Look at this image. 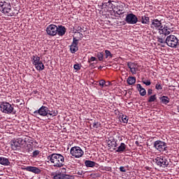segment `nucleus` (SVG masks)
<instances>
[{
    "mask_svg": "<svg viewBox=\"0 0 179 179\" xmlns=\"http://www.w3.org/2000/svg\"><path fill=\"white\" fill-rule=\"evenodd\" d=\"M146 170H149V166L145 167Z\"/></svg>",
    "mask_w": 179,
    "mask_h": 179,
    "instance_id": "nucleus-56",
    "label": "nucleus"
},
{
    "mask_svg": "<svg viewBox=\"0 0 179 179\" xmlns=\"http://www.w3.org/2000/svg\"><path fill=\"white\" fill-rule=\"evenodd\" d=\"M66 33V28L62 25H59L57 27V34L58 36H65V34Z\"/></svg>",
    "mask_w": 179,
    "mask_h": 179,
    "instance_id": "nucleus-17",
    "label": "nucleus"
},
{
    "mask_svg": "<svg viewBox=\"0 0 179 179\" xmlns=\"http://www.w3.org/2000/svg\"><path fill=\"white\" fill-rule=\"evenodd\" d=\"M117 2L114 1L109 0L107 2H103L102 3V6L103 8H107L108 10L110 12H113L115 13V4Z\"/></svg>",
    "mask_w": 179,
    "mask_h": 179,
    "instance_id": "nucleus-8",
    "label": "nucleus"
},
{
    "mask_svg": "<svg viewBox=\"0 0 179 179\" xmlns=\"http://www.w3.org/2000/svg\"><path fill=\"white\" fill-rule=\"evenodd\" d=\"M111 170H113L111 166H105V171H111Z\"/></svg>",
    "mask_w": 179,
    "mask_h": 179,
    "instance_id": "nucleus-49",
    "label": "nucleus"
},
{
    "mask_svg": "<svg viewBox=\"0 0 179 179\" xmlns=\"http://www.w3.org/2000/svg\"><path fill=\"white\" fill-rule=\"evenodd\" d=\"M17 142L18 143V145L22 147L23 145L26 144V140L23 139L22 138H18L15 139Z\"/></svg>",
    "mask_w": 179,
    "mask_h": 179,
    "instance_id": "nucleus-30",
    "label": "nucleus"
},
{
    "mask_svg": "<svg viewBox=\"0 0 179 179\" xmlns=\"http://www.w3.org/2000/svg\"><path fill=\"white\" fill-rule=\"evenodd\" d=\"M48 115H50L52 117H57V115H58V111H57V110H49V111H48Z\"/></svg>",
    "mask_w": 179,
    "mask_h": 179,
    "instance_id": "nucleus-33",
    "label": "nucleus"
},
{
    "mask_svg": "<svg viewBox=\"0 0 179 179\" xmlns=\"http://www.w3.org/2000/svg\"><path fill=\"white\" fill-rule=\"evenodd\" d=\"M105 57L106 58H113V54H111L110 50H105Z\"/></svg>",
    "mask_w": 179,
    "mask_h": 179,
    "instance_id": "nucleus-39",
    "label": "nucleus"
},
{
    "mask_svg": "<svg viewBox=\"0 0 179 179\" xmlns=\"http://www.w3.org/2000/svg\"><path fill=\"white\" fill-rule=\"evenodd\" d=\"M31 61L33 64V65L38 64L40 60V57H38L37 55H34L31 57Z\"/></svg>",
    "mask_w": 179,
    "mask_h": 179,
    "instance_id": "nucleus-25",
    "label": "nucleus"
},
{
    "mask_svg": "<svg viewBox=\"0 0 179 179\" xmlns=\"http://www.w3.org/2000/svg\"><path fill=\"white\" fill-rule=\"evenodd\" d=\"M79 48L76 45H70V51L72 52V54H75L76 51H78Z\"/></svg>",
    "mask_w": 179,
    "mask_h": 179,
    "instance_id": "nucleus-35",
    "label": "nucleus"
},
{
    "mask_svg": "<svg viewBox=\"0 0 179 179\" xmlns=\"http://www.w3.org/2000/svg\"><path fill=\"white\" fill-rule=\"evenodd\" d=\"M40 155V151L38 150H34L32 153V157H37Z\"/></svg>",
    "mask_w": 179,
    "mask_h": 179,
    "instance_id": "nucleus-44",
    "label": "nucleus"
},
{
    "mask_svg": "<svg viewBox=\"0 0 179 179\" xmlns=\"http://www.w3.org/2000/svg\"><path fill=\"white\" fill-rule=\"evenodd\" d=\"M155 89L156 90H163V85L162 83L157 82V83L155 85Z\"/></svg>",
    "mask_w": 179,
    "mask_h": 179,
    "instance_id": "nucleus-37",
    "label": "nucleus"
},
{
    "mask_svg": "<svg viewBox=\"0 0 179 179\" xmlns=\"http://www.w3.org/2000/svg\"><path fill=\"white\" fill-rule=\"evenodd\" d=\"M34 66L36 69V71H44L45 66H44V64H43V62L40 60L36 64H34Z\"/></svg>",
    "mask_w": 179,
    "mask_h": 179,
    "instance_id": "nucleus-21",
    "label": "nucleus"
},
{
    "mask_svg": "<svg viewBox=\"0 0 179 179\" xmlns=\"http://www.w3.org/2000/svg\"><path fill=\"white\" fill-rule=\"evenodd\" d=\"M159 34H164V36H169V34L171 33V29L168 28L167 26H164V27H161V28L159 29Z\"/></svg>",
    "mask_w": 179,
    "mask_h": 179,
    "instance_id": "nucleus-16",
    "label": "nucleus"
},
{
    "mask_svg": "<svg viewBox=\"0 0 179 179\" xmlns=\"http://www.w3.org/2000/svg\"><path fill=\"white\" fill-rule=\"evenodd\" d=\"M153 163H155L158 167H162V169H166L169 167V159L164 156H158L152 160Z\"/></svg>",
    "mask_w": 179,
    "mask_h": 179,
    "instance_id": "nucleus-2",
    "label": "nucleus"
},
{
    "mask_svg": "<svg viewBox=\"0 0 179 179\" xmlns=\"http://www.w3.org/2000/svg\"><path fill=\"white\" fill-rule=\"evenodd\" d=\"M162 21L157 19L152 20L151 23V28L158 29L162 27Z\"/></svg>",
    "mask_w": 179,
    "mask_h": 179,
    "instance_id": "nucleus-14",
    "label": "nucleus"
},
{
    "mask_svg": "<svg viewBox=\"0 0 179 179\" xmlns=\"http://www.w3.org/2000/svg\"><path fill=\"white\" fill-rule=\"evenodd\" d=\"M73 68L76 71H80V66H79V64H74Z\"/></svg>",
    "mask_w": 179,
    "mask_h": 179,
    "instance_id": "nucleus-46",
    "label": "nucleus"
},
{
    "mask_svg": "<svg viewBox=\"0 0 179 179\" xmlns=\"http://www.w3.org/2000/svg\"><path fill=\"white\" fill-rule=\"evenodd\" d=\"M128 116L125 115H122V121L124 122V124H128Z\"/></svg>",
    "mask_w": 179,
    "mask_h": 179,
    "instance_id": "nucleus-41",
    "label": "nucleus"
},
{
    "mask_svg": "<svg viewBox=\"0 0 179 179\" xmlns=\"http://www.w3.org/2000/svg\"><path fill=\"white\" fill-rule=\"evenodd\" d=\"M32 93H33V94H37V93H38V91L34 90Z\"/></svg>",
    "mask_w": 179,
    "mask_h": 179,
    "instance_id": "nucleus-54",
    "label": "nucleus"
},
{
    "mask_svg": "<svg viewBox=\"0 0 179 179\" xmlns=\"http://www.w3.org/2000/svg\"><path fill=\"white\" fill-rule=\"evenodd\" d=\"M162 47H164V45H162Z\"/></svg>",
    "mask_w": 179,
    "mask_h": 179,
    "instance_id": "nucleus-58",
    "label": "nucleus"
},
{
    "mask_svg": "<svg viewBox=\"0 0 179 179\" xmlns=\"http://www.w3.org/2000/svg\"><path fill=\"white\" fill-rule=\"evenodd\" d=\"M96 57H97L99 61H103V59H104V52H97Z\"/></svg>",
    "mask_w": 179,
    "mask_h": 179,
    "instance_id": "nucleus-32",
    "label": "nucleus"
},
{
    "mask_svg": "<svg viewBox=\"0 0 179 179\" xmlns=\"http://www.w3.org/2000/svg\"><path fill=\"white\" fill-rule=\"evenodd\" d=\"M53 179H73V176L71 175L65 174L62 172L57 171L52 174Z\"/></svg>",
    "mask_w": 179,
    "mask_h": 179,
    "instance_id": "nucleus-9",
    "label": "nucleus"
},
{
    "mask_svg": "<svg viewBox=\"0 0 179 179\" xmlns=\"http://www.w3.org/2000/svg\"><path fill=\"white\" fill-rule=\"evenodd\" d=\"M70 155L75 159H80L83 155H85V152L82 150L80 147L74 146L72 147L70 150Z\"/></svg>",
    "mask_w": 179,
    "mask_h": 179,
    "instance_id": "nucleus-3",
    "label": "nucleus"
},
{
    "mask_svg": "<svg viewBox=\"0 0 179 179\" xmlns=\"http://www.w3.org/2000/svg\"><path fill=\"white\" fill-rule=\"evenodd\" d=\"M1 111L4 114H12L15 108L9 102H1L0 104Z\"/></svg>",
    "mask_w": 179,
    "mask_h": 179,
    "instance_id": "nucleus-4",
    "label": "nucleus"
},
{
    "mask_svg": "<svg viewBox=\"0 0 179 179\" xmlns=\"http://www.w3.org/2000/svg\"><path fill=\"white\" fill-rule=\"evenodd\" d=\"M156 100H157L156 94L150 95L148 99V103H153V101H156Z\"/></svg>",
    "mask_w": 179,
    "mask_h": 179,
    "instance_id": "nucleus-29",
    "label": "nucleus"
},
{
    "mask_svg": "<svg viewBox=\"0 0 179 179\" xmlns=\"http://www.w3.org/2000/svg\"><path fill=\"white\" fill-rule=\"evenodd\" d=\"M57 30H58V27L55 24H50L46 29V33L49 36H57Z\"/></svg>",
    "mask_w": 179,
    "mask_h": 179,
    "instance_id": "nucleus-12",
    "label": "nucleus"
},
{
    "mask_svg": "<svg viewBox=\"0 0 179 179\" xmlns=\"http://www.w3.org/2000/svg\"><path fill=\"white\" fill-rule=\"evenodd\" d=\"M16 103H19L20 106H23L24 104V101L22 99H17Z\"/></svg>",
    "mask_w": 179,
    "mask_h": 179,
    "instance_id": "nucleus-45",
    "label": "nucleus"
},
{
    "mask_svg": "<svg viewBox=\"0 0 179 179\" xmlns=\"http://www.w3.org/2000/svg\"><path fill=\"white\" fill-rule=\"evenodd\" d=\"M178 103H179V99H178Z\"/></svg>",
    "mask_w": 179,
    "mask_h": 179,
    "instance_id": "nucleus-59",
    "label": "nucleus"
},
{
    "mask_svg": "<svg viewBox=\"0 0 179 179\" xmlns=\"http://www.w3.org/2000/svg\"><path fill=\"white\" fill-rule=\"evenodd\" d=\"M108 85H110V83H106L104 80H99V86H101V88L104 87V86H108Z\"/></svg>",
    "mask_w": 179,
    "mask_h": 179,
    "instance_id": "nucleus-36",
    "label": "nucleus"
},
{
    "mask_svg": "<svg viewBox=\"0 0 179 179\" xmlns=\"http://www.w3.org/2000/svg\"><path fill=\"white\" fill-rule=\"evenodd\" d=\"M22 170H24V171H30L31 173H34V174H40L41 173L40 169L31 166L22 167Z\"/></svg>",
    "mask_w": 179,
    "mask_h": 179,
    "instance_id": "nucleus-13",
    "label": "nucleus"
},
{
    "mask_svg": "<svg viewBox=\"0 0 179 179\" xmlns=\"http://www.w3.org/2000/svg\"><path fill=\"white\" fill-rule=\"evenodd\" d=\"M100 170H101L102 171H106V166H101L99 167Z\"/></svg>",
    "mask_w": 179,
    "mask_h": 179,
    "instance_id": "nucleus-53",
    "label": "nucleus"
},
{
    "mask_svg": "<svg viewBox=\"0 0 179 179\" xmlns=\"http://www.w3.org/2000/svg\"><path fill=\"white\" fill-rule=\"evenodd\" d=\"M100 127H101V124L99 122L95 121L92 124V128L94 129L100 128Z\"/></svg>",
    "mask_w": 179,
    "mask_h": 179,
    "instance_id": "nucleus-40",
    "label": "nucleus"
},
{
    "mask_svg": "<svg viewBox=\"0 0 179 179\" xmlns=\"http://www.w3.org/2000/svg\"><path fill=\"white\" fill-rule=\"evenodd\" d=\"M127 145L124 143H121L120 146L117 147V149L116 150L117 153H124V152L127 151Z\"/></svg>",
    "mask_w": 179,
    "mask_h": 179,
    "instance_id": "nucleus-19",
    "label": "nucleus"
},
{
    "mask_svg": "<svg viewBox=\"0 0 179 179\" xmlns=\"http://www.w3.org/2000/svg\"><path fill=\"white\" fill-rule=\"evenodd\" d=\"M127 82L129 85H135V83H136V78L129 77L127 80Z\"/></svg>",
    "mask_w": 179,
    "mask_h": 179,
    "instance_id": "nucleus-28",
    "label": "nucleus"
},
{
    "mask_svg": "<svg viewBox=\"0 0 179 179\" xmlns=\"http://www.w3.org/2000/svg\"><path fill=\"white\" fill-rule=\"evenodd\" d=\"M153 93V90L152 89H148V95L150 96Z\"/></svg>",
    "mask_w": 179,
    "mask_h": 179,
    "instance_id": "nucleus-50",
    "label": "nucleus"
},
{
    "mask_svg": "<svg viewBox=\"0 0 179 179\" xmlns=\"http://www.w3.org/2000/svg\"><path fill=\"white\" fill-rule=\"evenodd\" d=\"M85 165L86 167H99V164L90 160L85 161Z\"/></svg>",
    "mask_w": 179,
    "mask_h": 179,
    "instance_id": "nucleus-20",
    "label": "nucleus"
},
{
    "mask_svg": "<svg viewBox=\"0 0 179 179\" xmlns=\"http://www.w3.org/2000/svg\"><path fill=\"white\" fill-rule=\"evenodd\" d=\"M36 43V41H33V42H32V44H36V43Z\"/></svg>",
    "mask_w": 179,
    "mask_h": 179,
    "instance_id": "nucleus-57",
    "label": "nucleus"
},
{
    "mask_svg": "<svg viewBox=\"0 0 179 179\" xmlns=\"http://www.w3.org/2000/svg\"><path fill=\"white\" fill-rule=\"evenodd\" d=\"M94 61H97V58L94 57H91L89 59H88V62H94Z\"/></svg>",
    "mask_w": 179,
    "mask_h": 179,
    "instance_id": "nucleus-47",
    "label": "nucleus"
},
{
    "mask_svg": "<svg viewBox=\"0 0 179 179\" xmlns=\"http://www.w3.org/2000/svg\"><path fill=\"white\" fill-rule=\"evenodd\" d=\"M120 171H121L122 173H125V171H127V169H125V167L124 166H120Z\"/></svg>",
    "mask_w": 179,
    "mask_h": 179,
    "instance_id": "nucleus-48",
    "label": "nucleus"
},
{
    "mask_svg": "<svg viewBox=\"0 0 179 179\" xmlns=\"http://www.w3.org/2000/svg\"><path fill=\"white\" fill-rule=\"evenodd\" d=\"M48 107L42 106L38 110H35L34 114L35 115H41V117H47L48 115Z\"/></svg>",
    "mask_w": 179,
    "mask_h": 179,
    "instance_id": "nucleus-11",
    "label": "nucleus"
},
{
    "mask_svg": "<svg viewBox=\"0 0 179 179\" xmlns=\"http://www.w3.org/2000/svg\"><path fill=\"white\" fill-rule=\"evenodd\" d=\"M115 13H117V15H124V13H125V10H121V9H119V10H116L115 9Z\"/></svg>",
    "mask_w": 179,
    "mask_h": 179,
    "instance_id": "nucleus-42",
    "label": "nucleus"
},
{
    "mask_svg": "<svg viewBox=\"0 0 179 179\" xmlns=\"http://www.w3.org/2000/svg\"><path fill=\"white\" fill-rule=\"evenodd\" d=\"M164 39L163 38H158V43H160L161 44H163V43H165Z\"/></svg>",
    "mask_w": 179,
    "mask_h": 179,
    "instance_id": "nucleus-52",
    "label": "nucleus"
},
{
    "mask_svg": "<svg viewBox=\"0 0 179 179\" xmlns=\"http://www.w3.org/2000/svg\"><path fill=\"white\" fill-rule=\"evenodd\" d=\"M17 148H21L17 143V141L16 139L11 141V149H13V150H17Z\"/></svg>",
    "mask_w": 179,
    "mask_h": 179,
    "instance_id": "nucleus-24",
    "label": "nucleus"
},
{
    "mask_svg": "<svg viewBox=\"0 0 179 179\" xmlns=\"http://www.w3.org/2000/svg\"><path fill=\"white\" fill-rule=\"evenodd\" d=\"M125 22H127L128 24H136V23H138V17L134 13L127 14Z\"/></svg>",
    "mask_w": 179,
    "mask_h": 179,
    "instance_id": "nucleus-10",
    "label": "nucleus"
},
{
    "mask_svg": "<svg viewBox=\"0 0 179 179\" xmlns=\"http://www.w3.org/2000/svg\"><path fill=\"white\" fill-rule=\"evenodd\" d=\"M159 100L162 104H169L170 103V98H169L167 96H162L159 97Z\"/></svg>",
    "mask_w": 179,
    "mask_h": 179,
    "instance_id": "nucleus-26",
    "label": "nucleus"
},
{
    "mask_svg": "<svg viewBox=\"0 0 179 179\" xmlns=\"http://www.w3.org/2000/svg\"><path fill=\"white\" fill-rule=\"evenodd\" d=\"M0 10H1L2 13H9L12 10V6H10V3L6 1H1L0 2Z\"/></svg>",
    "mask_w": 179,
    "mask_h": 179,
    "instance_id": "nucleus-5",
    "label": "nucleus"
},
{
    "mask_svg": "<svg viewBox=\"0 0 179 179\" xmlns=\"http://www.w3.org/2000/svg\"><path fill=\"white\" fill-rule=\"evenodd\" d=\"M172 48H177V45H170Z\"/></svg>",
    "mask_w": 179,
    "mask_h": 179,
    "instance_id": "nucleus-55",
    "label": "nucleus"
},
{
    "mask_svg": "<svg viewBox=\"0 0 179 179\" xmlns=\"http://www.w3.org/2000/svg\"><path fill=\"white\" fill-rule=\"evenodd\" d=\"M150 22V18H149L148 15H144L141 17V23H143V24H149Z\"/></svg>",
    "mask_w": 179,
    "mask_h": 179,
    "instance_id": "nucleus-27",
    "label": "nucleus"
},
{
    "mask_svg": "<svg viewBox=\"0 0 179 179\" xmlns=\"http://www.w3.org/2000/svg\"><path fill=\"white\" fill-rule=\"evenodd\" d=\"M136 89L138 92H139L140 95L141 96H146V90L142 87L141 84H137Z\"/></svg>",
    "mask_w": 179,
    "mask_h": 179,
    "instance_id": "nucleus-22",
    "label": "nucleus"
},
{
    "mask_svg": "<svg viewBox=\"0 0 179 179\" xmlns=\"http://www.w3.org/2000/svg\"><path fill=\"white\" fill-rule=\"evenodd\" d=\"M165 43L167 45H179V39L174 35H170L166 37Z\"/></svg>",
    "mask_w": 179,
    "mask_h": 179,
    "instance_id": "nucleus-6",
    "label": "nucleus"
},
{
    "mask_svg": "<svg viewBox=\"0 0 179 179\" xmlns=\"http://www.w3.org/2000/svg\"><path fill=\"white\" fill-rule=\"evenodd\" d=\"M0 164H1L2 166H9V164H10V162H9V159L8 158L0 157Z\"/></svg>",
    "mask_w": 179,
    "mask_h": 179,
    "instance_id": "nucleus-23",
    "label": "nucleus"
},
{
    "mask_svg": "<svg viewBox=\"0 0 179 179\" xmlns=\"http://www.w3.org/2000/svg\"><path fill=\"white\" fill-rule=\"evenodd\" d=\"M77 174H78V176H83V175L85 174V173L83 172V171H78L77 172Z\"/></svg>",
    "mask_w": 179,
    "mask_h": 179,
    "instance_id": "nucleus-51",
    "label": "nucleus"
},
{
    "mask_svg": "<svg viewBox=\"0 0 179 179\" xmlns=\"http://www.w3.org/2000/svg\"><path fill=\"white\" fill-rule=\"evenodd\" d=\"M47 159L50 162L54 167H64L65 163V157L61 154L53 153L47 157Z\"/></svg>",
    "mask_w": 179,
    "mask_h": 179,
    "instance_id": "nucleus-1",
    "label": "nucleus"
},
{
    "mask_svg": "<svg viewBox=\"0 0 179 179\" xmlns=\"http://www.w3.org/2000/svg\"><path fill=\"white\" fill-rule=\"evenodd\" d=\"M127 66L130 69V72L132 75H136V72H138V65L135 63L129 62L127 64Z\"/></svg>",
    "mask_w": 179,
    "mask_h": 179,
    "instance_id": "nucleus-15",
    "label": "nucleus"
},
{
    "mask_svg": "<svg viewBox=\"0 0 179 179\" xmlns=\"http://www.w3.org/2000/svg\"><path fill=\"white\" fill-rule=\"evenodd\" d=\"M26 150H27V152H33V150H34V148L33 146V144H27L25 147Z\"/></svg>",
    "mask_w": 179,
    "mask_h": 179,
    "instance_id": "nucleus-34",
    "label": "nucleus"
},
{
    "mask_svg": "<svg viewBox=\"0 0 179 179\" xmlns=\"http://www.w3.org/2000/svg\"><path fill=\"white\" fill-rule=\"evenodd\" d=\"M154 148H155L158 152H164L167 149V144L162 141H156L154 142Z\"/></svg>",
    "mask_w": 179,
    "mask_h": 179,
    "instance_id": "nucleus-7",
    "label": "nucleus"
},
{
    "mask_svg": "<svg viewBox=\"0 0 179 179\" xmlns=\"http://www.w3.org/2000/svg\"><path fill=\"white\" fill-rule=\"evenodd\" d=\"M80 40V38H76V37H73V43L71 44V45H78V44H79V41Z\"/></svg>",
    "mask_w": 179,
    "mask_h": 179,
    "instance_id": "nucleus-38",
    "label": "nucleus"
},
{
    "mask_svg": "<svg viewBox=\"0 0 179 179\" xmlns=\"http://www.w3.org/2000/svg\"><path fill=\"white\" fill-rule=\"evenodd\" d=\"M77 34H79L80 37L82 38L83 37V34L82 33H85L87 30V28H85L83 25L78 26L76 29Z\"/></svg>",
    "mask_w": 179,
    "mask_h": 179,
    "instance_id": "nucleus-18",
    "label": "nucleus"
},
{
    "mask_svg": "<svg viewBox=\"0 0 179 179\" xmlns=\"http://www.w3.org/2000/svg\"><path fill=\"white\" fill-rule=\"evenodd\" d=\"M108 145L110 148V146L111 148H117L118 146V143H117V141H108Z\"/></svg>",
    "mask_w": 179,
    "mask_h": 179,
    "instance_id": "nucleus-31",
    "label": "nucleus"
},
{
    "mask_svg": "<svg viewBox=\"0 0 179 179\" xmlns=\"http://www.w3.org/2000/svg\"><path fill=\"white\" fill-rule=\"evenodd\" d=\"M142 83L143 85H145V86H150L152 85V83L150 82V80H142Z\"/></svg>",
    "mask_w": 179,
    "mask_h": 179,
    "instance_id": "nucleus-43",
    "label": "nucleus"
}]
</instances>
